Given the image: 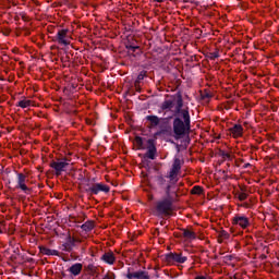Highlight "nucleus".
<instances>
[{
    "label": "nucleus",
    "mask_w": 279,
    "mask_h": 279,
    "mask_svg": "<svg viewBox=\"0 0 279 279\" xmlns=\"http://www.w3.org/2000/svg\"><path fill=\"white\" fill-rule=\"evenodd\" d=\"M173 137L175 141L184 138L191 134V114L177 116L172 122Z\"/></svg>",
    "instance_id": "obj_1"
},
{
    "label": "nucleus",
    "mask_w": 279,
    "mask_h": 279,
    "mask_svg": "<svg viewBox=\"0 0 279 279\" xmlns=\"http://www.w3.org/2000/svg\"><path fill=\"white\" fill-rule=\"evenodd\" d=\"M263 258H267V256L264 255Z\"/></svg>",
    "instance_id": "obj_40"
},
{
    "label": "nucleus",
    "mask_w": 279,
    "mask_h": 279,
    "mask_svg": "<svg viewBox=\"0 0 279 279\" xmlns=\"http://www.w3.org/2000/svg\"><path fill=\"white\" fill-rule=\"evenodd\" d=\"M101 260H105V263H108V265H114V253L109 252V253H105L101 257Z\"/></svg>",
    "instance_id": "obj_16"
},
{
    "label": "nucleus",
    "mask_w": 279,
    "mask_h": 279,
    "mask_svg": "<svg viewBox=\"0 0 279 279\" xmlns=\"http://www.w3.org/2000/svg\"><path fill=\"white\" fill-rule=\"evenodd\" d=\"M89 195H99V193H110V186L101 183H94L86 190Z\"/></svg>",
    "instance_id": "obj_4"
},
{
    "label": "nucleus",
    "mask_w": 279,
    "mask_h": 279,
    "mask_svg": "<svg viewBox=\"0 0 279 279\" xmlns=\"http://www.w3.org/2000/svg\"><path fill=\"white\" fill-rule=\"evenodd\" d=\"M219 155H220L221 158H223L225 160H226V158H227L228 160H232V155H231V154H228V153H226V151H223V150H220Z\"/></svg>",
    "instance_id": "obj_25"
},
{
    "label": "nucleus",
    "mask_w": 279,
    "mask_h": 279,
    "mask_svg": "<svg viewBox=\"0 0 279 279\" xmlns=\"http://www.w3.org/2000/svg\"><path fill=\"white\" fill-rule=\"evenodd\" d=\"M88 269H93V265H89V266H88Z\"/></svg>",
    "instance_id": "obj_39"
},
{
    "label": "nucleus",
    "mask_w": 279,
    "mask_h": 279,
    "mask_svg": "<svg viewBox=\"0 0 279 279\" xmlns=\"http://www.w3.org/2000/svg\"><path fill=\"white\" fill-rule=\"evenodd\" d=\"M128 279H133V278H137V279H149V277L145 274V271H137V272H129L126 275Z\"/></svg>",
    "instance_id": "obj_14"
},
{
    "label": "nucleus",
    "mask_w": 279,
    "mask_h": 279,
    "mask_svg": "<svg viewBox=\"0 0 279 279\" xmlns=\"http://www.w3.org/2000/svg\"><path fill=\"white\" fill-rule=\"evenodd\" d=\"M17 189H21V191H24V193H28L32 191L27 185L25 184V180H27V177L23 173L17 174Z\"/></svg>",
    "instance_id": "obj_11"
},
{
    "label": "nucleus",
    "mask_w": 279,
    "mask_h": 279,
    "mask_svg": "<svg viewBox=\"0 0 279 279\" xmlns=\"http://www.w3.org/2000/svg\"><path fill=\"white\" fill-rule=\"evenodd\" d=\"M82 264H74L69 268L72 276H80L82 274Z\"/></svg>",
    "instance_id": "obj_17"
},
{
    "label": "nucleus",
    "mask_w": 279,
    "mask_h": 279,
    "mask_svg": "<svg viewBox=\"0 0 279 279\" xmlns=\"http://www.w3.org/2000/svg\"><path fill=\"white\" fill-rule=\"evenodd\" d=\"M126 49H129V51H132L134 53L136 51V49H141V47L129 45V46H126Z\"/></svg>",
    "instance_id": "obj_32"
},
{
    "label": "nucleus",
    "mask_w": 279,
    "mask_h": 279,
    "mask_svg": "<svg viewBox=\"0 0 279 279\" xmlns=\"http://www.w3.org/2000/svg\"><path fill=\"white\" fill-rule=\"evenodd\" d=\"M161 134H167V129H161L157 133H155V136H160Z\"/></svg>",
    "instance_id": "obj_35"
},
{
    "label": "nucleus",
    "mask_w": 279,
    "mask_h": 279,
    "mask_svg": "<svg viewBox=\"0 0 279 279\" xmlns=\"http://www.w3.org/2000/svg\"><path fill=\"white\" fill-rule=\"evenodd\" d=\"M69 38H71L69 36V29H60L57 34V40L59 45H64L65 47L68 45H71V41L69 40Z\"/></svg>",
    "instance_id": "obj_7"
},
{
    "label": "nucleus",
    "mask_w": 279,
    "mask_h": 279,
    "mask_svg": "<svg viewBox=\"0 0 279 279\" xmlns=\"http://www.w3.org/2000/svg\"><path fill=\"white\" fill-rule=\"evenodd\" d=\"M156 210L159 213V215L169 217V215H171V210H173V201L165 198L163 201L157 203Z\"/></svg>",
    "instance_id": "obj_3"
},
{
    "label": "nucleus",
    "mask_w": 279,
    "mask_h": 279,
    "mask_svg": "<svg viewBox=\"0 0 279 279\" xmlns=\"http://www.w3.org/2000/svg\"><path fill=\"white\" fill-rule=\"evenodd\" d=\"M148 146H147V153L145 154L146 158H149L150 160L156 159V144H154V140H148L147 141Z\"/></svg>",
    "instance_id": "obj_10"
},
{
    "label": "nucleus",
    "mask_w": 279,
    "mask_h": 279,
    "mask_svg": "<svg viewBox=\"0 0 279 279\" xmlns=\"http://www.w3.org/2000/svg\"><path fill=\"white\" fill-rule=\"evenodd\" d=\"M167 263H186V257L182 256V254L178 253H169L166 255Z\"/></svg>",
    "instance_id": "obj_9"
},
{
    "label": "nucleus",
    "mask_w": 279,
    "mask_h": 279,
    "mask_svg": "<svg viewBox=\"0 0 279 279\" xmlns=\"http://www.w3.org/2000/svg\"><path fill=\"white\" fill-rule=\"evenodd\" d=\"M134 87H135V90H136L137 93H141V83H138V82L135 81Z\"/></svg>",
    "instance_id": "obj_34"
},
{
    "label": "nucleus",
    "mask_w": 279,
    "mask_h": 279,
    "mask_svg": "<svg viewBox=\"0 0 279 279\" xmlns=\"http://www.w3.org/2000/svg\"><path fill=\"white\" fill-rule=\"evenodd\" d=\"M183 236L184 239H196L195 232L189 229H183Z\"/></svg>",
    "instance_id": "obj_20"
},
{
    "label": "nucleus",
    "mask_w": 279,
    "mask_h": 279,
    "mask_svg": "<svg viewBox=\"0 0 279 279\" xmlns=\"http://www.w3.org/2000/svg\"><path fill=\"white\" fill-rule=\"evenodd\" d=\"M51 169L56 170V175H62V171H64L65 167H69V162L66 161H51L50 162Z\"/></svg>",
    "instance_id": "obj_8"
},
{
    "label": "nucleus",
    "mask_w": 279,
    "mask_h": 279,
    "mask_svg": "<svg viewBox=\"0 0 279 279\" xmlns=\"http://www.w3.org/2000/svg\"><path fill=\"white\" fill-rule=\"evenodd\" d=\"M146 121H149L148 128H156V125H160V118L158 116H147Z\"/></svg>",
    "instance_id": "obj_15"
},
{
    "label": "nucleus",
    "mask_w": 279,
    "mask_h": 279,
    "mask_svg": "<svg viewBox=\"0 0 279 279\" xmlns=\"http://www.w3.org/2000/svg\"><path fill=\"white\" fill-rule=\"evenodd\" d=\"M229 134L233 135V138H239V136L243 134V126L235 124L233 128L229 129Z\"/></svg>",
    "instance_id": "obj_13"
},
{
    "label": "nucleus",
    "mask_w": 279,
    "mask_h": 279,
    "mask_svg": "<svg viewBox=\"0 0 279 279\" xmlns=\"http://www.w3.org/2000/svg\"><path fill=\"white\" fill-rule=\"evenodd\" d=\"M209 58H210V60H215V59L219 58V51L210 52Z\"/></svg>",
    "instance_id": "obj_33"
},
{
    "label": "nucleus",
    "mask_w": 279,
    "mask_h": 279,
    "mask_svg": "<svg viewBox=\"0 0 279 279\" xmlns=\"http://www.w3.org/2000/svg\"><path fill=\"white\" fill-rule=\"evenodd\" d=\"M181 169L182 161H180L179 158H175L172 165V169L170 170V174L168 175L169 180H178V174L180 173Z\"/></svg>",
    "instance_id": "obj_6"
},
{
    "label": "nucleus",
    "mask_w": 279,
    "mask_h": 279,
    "mask_svg": "<svg viewBox=\"0 0 279 279\" xmlns=\"http://www.w3.org/2000/svg\"><path fill=\"white\" fill-rule=\"evenodd\" d=\"M181 186H183V184H178V179H170L168 185L166 186V197L172 202H178Z\"/></svg>",
    "instance_id": "obj_2"
},
{
    "label": "nucleus",
    "mask_w": 279,
    "mask_h": 279,
    "mask_svg": "<svg viewBox=\"0 0 279 279\" xmlns=\"http://www.w3.org/2000/svg\"><path fill=\"white\" fill-rule=\"evenodd\" d=\"M171 108H173V100H166L161 105L162 110H171Z\"/></svg>",
    "instance_id": "obj_21"
},
{
    "label": "nucleus",
    "mask_w": 279,
    "mask_h": 279,
    "mask_svg": "<svg viewBox=\"0 0 279 279\" xmlns=\"http://www.w3.org/2000/svg\"><path fill=\"white\" fill-rule=\"evenodd\" d=\"M41 254H46L47 256H53V254H58V251H51L45 246L39 247Z\"/></svg>",
    "instance_id": "obj_19"
},
{
    "label": "nucleus",
    "mask_w": 279,
    "mask_h": 279,
    "mask_svg": "<svg viewBox=\"0 0 279 279\" xmlns=\"http://www.w3.org/2000/svg\"><path fill=\"white\" fill-rule=\"evenodd\" d=\"M68 243H70L71 247H75V238H71V234L66 238Z\"/></svg>",
    "instance_id": "obj_29"
},
{
    "label": "nucleus",
    "mask_w": 279,
    "mask_h": 279,
    "mask_svg": "<svg viewBox=\"0 0 279 279\" xmlns=\"http://www.w3.org/2000/svg\"><path fill=\"white\" fill-rule=\"evenodd\" d=\"M135 143H136L137 147H143V137L136 136Z\"/></svg>",
    "instance_id": "obj_30"
},
{
    "label": "nucleus",
    "mask_w": 279,
    "mask_h": 279,
    "mask_svg": "<svg viewBox=\"0 0 279 279\" xmlns=\"http://www.w3.org/2000/svg\"><path fill=\"white\" fill-rule=\"evenodd\" d=\"M192 195H202L204 193V189H202V186L199 185H195L192 190H191Z\"/></svg>",
    "instance_id": "obj_22"
},
{
    "label": "nucleus",
    "mask_w": 279,
    "mask_h": 279,
    "mask_svg": "<svg viewBox=\"0 0 279 279\" xmlns=\"http://www.w3.org/2000/svg\"><path fill=\"white\" fill-rule=\"evenodd\" d=\"M82 230H84V232H90V230H93V228H95V222L94 221H86L85 223H83L81 226Z\"/></svg>",
    "instance_id": "obj_18"
},
{
    "label": "nucleus",
    "mask_w": 279,
    "mask_h": 279,
    "mask_svg": "<svg viewBox=\"0 0 279 279\" xmlns=\"http://www.w3.org/2000/svg\"><path fill=\"white\" fill-rule=\"evenodd\" d=\"M238 199H240V202H245V199H247V194L246 193L238 194Z\"/></svg>",
    "instance_id": "obj_31"
},
{
    "label": "nucleus",
    "mask_w": 279,
    "mask_h": 279,
    "mask_svg": "<svg viewBox=\"0 0 279 279\" xmlns=\"http://www.w3.org/2000/svg\"><path fill=\"white\" fill-rule=\"evenodd\" d=\"M195 279H206L204 276H197Z\"/></svg>",
    "instance_id": "obj_37"
},
{
    "label": "nucleus",
    "mask_w": 279,
    "mask_h": 279,
    "mask_svg": "<svg viewBox=\"0 0 279 279\" xmlns=\"http://www.w3.org/2000/svg\"><path fill=\"white\" fill-rule=\"evenodd\" d=\"M145 75H147V72H146V71H142V72L138 74V76H137V78H136L135 82H137V83L141 84V81H142V80H145Z\"/></svg>",
    "instance_id": "obj_27"
},
{
    "label": "nucleus",
    "mask_w": 279,
    "mask_h": 279,
    "mask_svg": "<svg viewBox=\"0 0 279 279\" xmlns=\"http://www.w3.org/2000/svg\"><path fill=\"white\" fill-rule=\"evenodd\" d=\"M17 106L20 107V108H29V106H32V100H20L19 102H17Z\"/></svg>",
    "instance_id": "obj_24"
},
{
    "label": "nucleus",
    "mask_w": 279,
    "mask_h": 279,
    "mask_svg": "<svg viewBox=\"0 0 279 279\" xmlns=\"http://www.w3.org/2000/svg\"><path fill=\"white\" fill-rule=\"evenodd\" d=\"M157 183L159 184V186H165V184L167 183V180H165L162 175H158Z\"/></svg>",
    "instance_id": "obj_26"
},
{
    "label": "nucleus",
    "mask_w": 279,
    "mask_h": 279,
    "mask_svg": "<svg viewBox=\"0 0 279 279\" xmlns=\"http://www.w3.org/2000/svg\"><path fill=\"white\" fill-rule=\"evenodd\" d=\"M233 226H240L241 228L245 229L250 226V219L244 216H235L233 218Z\"/></svg>",
    "instance_id": "obj_12"
},
{
    "label": "nucleus",
    "mask_w": 279,
    "mask_h": 279,
    "mask_svg": "<svg viewBox=\"0 0 279 279\" xmlns=\"http://www.w3.org/2000/svg\"><path fill=\"white\" fill-rule=\"evenodd\" d=\"M73 247L71 246V243L66 240V243L63 244V251L64 252H72Z\"/></svg>",
    "instance_id": "obj_28"
},
{
    "label": "nucleus",
    "mask_w": 279,
    "mask_h": 279,
    "mask_svg": "<svg viewBox=\"0 0 279 279\" xmlns=\"http://www.w3.org/2000/svg\"><path fill=\"white\" fill-rule=\"evenodd\" d=\"M203 99H210V95L209 94L204 95Z\"/></svg>",
    "instance_id": "obj_36"
},
{
    "label": "nucleus",
    "mask_w": 279,
    "mask_h": 279,
    "mask_svg": "<svg viewBox=\"0 0 279 279\" xmlns=\"http://www.w3.org/2000/svg\"><path fill=\"white\" fill-rule=\"evenodd\" d=\"M184 108V100L182 99V94L178 93L177 94V106H175V110H174V117H184V113L186 112L189 113V107Z\"/></svg>",
    "instance_id": "obj_5"
},
{
    "label": "nucleus",
    "mask_w": 279,
    "mask_h": 279,
    "mask_svg": "<svg viewBox=\"0 0 279 279\" xmlns=\"http://www.w3.org/2000/svg\"><path fill=\"white\" fill-rule=\"evenodd\" d=\"M222 239H230V233H227L226 230L219 231V240L218 243H223Z\"/></svg>",
    "instance_id": "obj_23"
},
{
    "label": "nucleus",
    "mask_w": 279,
    "mask_h": 279,
    "mask_svg": "<svg viewBox=\"0 0 279 279\" xmlns=\"http://www.w3.org/2000/svg\"><path fill=\"white\" fill-rule=\"evenodd\" d=\"M75 243H82V240L75 238Z\"/></svg>",
    "instance_id": "obj_38"
}]
</instances>
